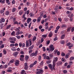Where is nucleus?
<instances>
[{
    "label": "nucleus",
    "mask_w": 74,
    "mask_h": 74,
    "mask_svg": "<svg viewBox=\"0 0 74 74\" xmlns=\"http://www.w3.org/2000/svg\"><path fill=\"white\" fill-rule=\"evenodd\" d=\"M27 64H28L27 62L25 63L24 64V66H25L24 69L25 70H27L28 69V67H29V66Z\"/></svg>",
    "instance_id": "1"
},
{
    "label": "nucleus",
    "mask_w": 74,
    "mask_h": 74,
    "mask_svg": "<svg viewBox=\"0 0 74 74\" xmlns=\"http://www.w3.org/2000/svg\"><path fill=\"white\" fill-rule=\"evenodd\" d=\"M55 65H56V61L55 60H53V70H55Z\"/></svg>",
    "instance_id": "2"
},
{
    "label": "nucleus",
    "mask_w": 74,
    "mask_h": 74,
    "mask_svg": "<svg viewBox=\"0 0 74 74\" xmlns=\"http://www.w3.org/2000/svg\"><path fill=\"white\" fill-rule=\"evenodd\" d=\"M49 49L50 50L49 51H53V50L55 49L53 48V45H51L50 46Z\"/></svg>",
    "instance_id": "3"
},
{
    "label": "nucleus",
    "mask_w": 74,
    "mask_h": 74,
    "mask_svg": "<svg viewBox=\"0 0 74 74\" xmlns=\"http://www.w3.org/2000/svg\"><path fill=\"white\" fill-rule=\"evenodd\" d=\"M19 61L18 60H16L15 61V65H16V66H19Z\"/></svg>",
    "instance_id": "4"
},
{
    "label": "nucleus",
    "mask_w": 74,
    "mask_h": 74,
    "mask_svg": "<svg viewBox=\"0 0 74 74\" xmlns=\"http://www.w3.org/2000/svg\"><path fill=\"white\" fill-rule=\"evenodd\" d=\"M5 22V19L4 18H1V19L0 20V23H2L3 22Z\"/></svg>",
    "instance_id": "5"
},
{
    "label": "nucleus",
    "mask_w": 74,
    "mask_h": 74,
    "mask_svg": "<svg viewBox=\"0 0 74 74\" xmlns=\"http://www.w3.org/2000/svg\"><path fill=\"white\" fill-rule=\"evenodd\" d=\"M10 40H12V41H16V38L14 37H10L9 38Z\"/></svg>",
    "instance_id": "6"
},
{
    "label": "nucleus",
    "mask_w": 74,
    "mask_h": 74,
    "mask_svg": "<svg viewBox=\"0 0 74 74\" xmlns=\"http://www.w3.org/2000/svg\"><path fill=\"white\" fill-rule=\"evenodd\" d=\"M56 64L57 65V66H59V65L62 64V62L61 61H59L58 62L56 63Z\"/></svg>",
    "instance_id": "7"
},
{
    "label": "nucleus",
    "mask_w": 74,
    "mask_h": 74,
    "mask_svg": "<svg viewBox=\"0 0 74 74\" xmlns=\"http://www.w3.org/2000/svg\"><path fill=\"white\" fill-rule=\"evenodd\" d=\"M49 57L51 59H52L53 57V54L51 53H49Z\"/></svg>",
    "instance_id": "8"
},
{
    "label": "nucleus",
    "mask_w": 74,
    "mask_h": 74,
    "mask_svg": "<svg viewBox=\"0 0 74 74\" xmlns=\"http://www.w3.org/2000/svg\"><path fill=\"white\" fill-rule=\"evenodd\" d=\"M32 21V18H28L27 20V22L28 24L30 23V22Z\"/></svg>",
    "instance_id": "9"
},
{
    "label": "nucleus",
    "mask_w": 74,
    "mask_h": 74,
    "mask_svg": "<svg viewBox=\"0 0 74 74\" xmlns=\"http://www.w3.org/2000/svg\"><path fill=\"white\" fill-rule=\"evenodd\" d=\"M48 66L50 69L51 70H53V68L52 67V64H50L48 65Z\"/></svg>",
    "instance_id": "10"
},
{
    "label": "nucleus",
    "mask_w": 74,
    "mask_h": 74,
    "mask_svg": "<svg viewBox=\"0 0 74 74\" xmlns=\"http://www.w3.org/2000/svg\"><path fill=\"white\" fill-rule=\"evenodd\" d=\"M19 53L18 51H16L14 53V55L15 57H17V55Z\"/></svg>",
    "instance_id": "11"
},
{
    "label": "nucleus",
    "mask_w": 74,
    "mask_h": 74,
    "mask_svg": "<svg viewBox=\"0 0 74 74\" xmlns=\"http://www.w3.org/2000/svg\"><path fill=\"white\" fill-rule=\"evenodd\" d=\"M26 47H29V41L28 40H27L26 41Z\"/></svg>",
    "instance_id": "12"
},
{
    "label": "nucleus",
    "mask_w": 74,
    "mask_h": 74,
    "mask_svg": "<svg viewBox=\"0 0 74 74\" xmlns=\"http://www.w3.org/2000/svg\"><path fill=\"white\" fill-rule=\"evenodd\" d=\"M29 57L28 56H26L25 57V60H26V62H27L28 60L29 59Z\"/></svg>",
    "instance_id": "13"
},
{
    "label": "nucleus",
    "mask_w": 74,
    "mask_h": 74,
    "mask_svg": "<svg viewBox=\"0 0 74 74\" xmlns=\"http://www.w3.org/2000/svg\"><path fill=\"white\" fill-rule=\"evenodd\" d=\"M11 50L13 51H16V47H13L11 48Z\"/></svg>",
    "instance_id": "14"
},
{
    "label": "nucleus",
    "mask_w": 74,
    "mask_h": 74,
    "mask_svg": "<svg viewBox=\"0 0 74 74\" xmlns=\"http://www.w3.org/2000/svg\"><path fill=\"white\" fill-rule=\"evenodd\" d=\"M41 17H39L37 19V22L38 23L40 22V21H41Z\"/></svg>",
    "instance_id": "15"
},
{
    "label": "nucleus",
    "mask_w": 74,
    "mask_h": 74,
    "mask_svg": "<svg viewBox=\"0 0 74 74\" xmlns=\"http://www.w3.org/2000/svg\"><path fill=\"white\" fill-rule=\"evenodd\" d=\"M23 13V11L21 10L19 11V14L20 15H22Z\"/></svg>",
    "instance_id": "16"
},
{
    "label": "nucleus",
    "mask_w": 74,
    "mask_h": 74,
    "mask_svg": "<svg viewBox=\"0 0 74 74\" xmlns=\"http://www.w3.org/2000/svg\"><path fill=\"white\" fill-rule=\"evenodd\" d=\"M65 34H63L61 37V40L64 39V38L65 37Z\"/></svg>",
    "instance_id": "17"
},
{
    "label": "nucleus",
    "mask_w": 74,
    "mask_h": 74,
    "mask_svg": "<svg viewBox=\"0 0 74 74\" xmlns=\"http://www.w3.org/2000/svg\"><path fill=\"white\" fill-rule=\"evenodd\" d=\"M14 62H15V60H14V59H12L9 62V63L10 64H11V63H14Z\"/></svg>",
    "instance_id": "18"
},
{
    "label": "nucleus",
    "mask_w": 74,
    "mask_h": 74,
    "mask_svg": "<svg viewBox=\"0 0 74 74\" xmlns=\"http://www.w3.org/2000/svg\"><path fill=\"white\" fill-rule=\"evenodd\" d=\"M19 29H21V28H20V27H18L17 28H16L15 29V30L16 31V32H19L20 31V30H19Z\"/></svg>",
    "instance_id": "19"
},
{
    "label": "nucleus",
    "mask_w": 74,
    "mask_h": 74,
    "mask_svg": "<svg viewBox=\"0 0 74 74\" xmlns=\"http://www.w3.org/2000/svg\"><path fill=\"white\" fill-rule=\"evenodd\" d=\"M72 27H68L67 29V32H70V30H71V29Z\"/></svg>",
    "instance_id": "20"
},
{
    "label": "nucleus",
    "mask_w": 74,
    "mask_h": 74,
    "mask_svg": "<svg viewBox=\"0 0 74 74\" xmlns=\"http://www.w3.org/2000/svg\"><path fill=\"white\" fill-rule=\"evenodd\" d=\"M11 27V25H9L6 28V30H8V29H10V28Z\"/></svg>",
    "instance_id": "21"
},
{
    "label": "nucleus",
    "mask_w": 74,
    "mask_h": 74,
    "mask_svg": "<svg viewBox=\"0 0 74 74\" xmlns=\"http://www.w3.org/2000/svg\"><path fill=\"white\" fill-rule=\"evenodd\" d=\"M10 0H6V3H8V5H10V1H9Z\"/></svg>",
    "instance_id": "22"
},
{
    "label": "nucleus",
    "mask_w": 74,
    "mask_h": 74,
    "mask_svg": "<svg viewBox=\"0 0 74 74\" xmlns=\"http://www.w3.org/2000/svg\"><path fill=\"white\" fill-rule=\"evenodd\" d=\"M33 48H34V45H32L31 47H29L28 49H29V50H30V49H33Z\"/></svg>",
    "instance_id": "23"
},
{
    "label": "nucleus",
    "mask_w": 74,
    "mask_h": 74,
    "mask_svg": "<svg viewBox=\"0 0 74 74\" xmlns=\"http://www.w3.org/2000/svg\"><path fill=\"white\" fill-rule=\"evenodd\" d=\"M39 71H40V74H42L44 72V71L42 70V69H39Z\"/></svg>",
    "instance_id": "24"
},
{
    "label": "nucleus",
    "mask_w": 74,
    "mask_h": 74,
    "mask_svg": "<svg viewBox=\"0 0 74 74\" xmlns=\"http://www.w3.org/2000/svg\"><path fill=\"white\" fill-rule=\"evenodd\" d=\"M43 56H44V59H45L47 58V56L45 55V54H43Z\"/></svg>",
    "instance_id": "25"
},
{
    "label": "nucleus",
    "mask_w": 74,
    "mask_h": 74,
    "mask_svg": "<svg viewBox=\"0 0 74 74\" xmlns=\"http://www.w3.org/2000/svg\"><path fill=\"white\" fill-rule=\"evenodd\" d=\"M14 25H19V23L17 21H15L14 22Z\"/></svg>",
    "instance_id": "26"
},
{
    "label": "nucleus",
    "mask_w": 74,
    "mask_h": 74,
    "mask_svg": "<svg viewBox=\"0 0 74 74\" xmlns=\"http://www.w3.org/2000/svg\"><path fill=\"white\" fill-rule=\"evenodd\" d=\"M61 27H64L65 28V27H67V25L65 24H63L62 25Z\"/></svg>",
    "instance_id": "27"
},
{
    "label": "nucleus",
    "mask_w": 74,
    "mask_h": 74,
    "mask_svg": "<svg viewBox=\"0 0 74 74\" xmlns=\"http://www.w3.org/2000/svg\"><path fill=\"white\" fill-rule=\"evenodd\" d=\"M35 56H36L37 55V54L38 53V51L36 50L35 51V53H34Z\"/></svg>",
    "instance_id": "28"
},
{
    "label": "nucleus",
    "mask_w": 74,
    "mask_h": 74,
    "mask_svg": "<svg viewBox=\"0 0 74 74\" xmlns=\"http://www.w3.org/2000/svg\"><path fill=\"white\" fill-rule=\"evenodd\" d=\"M34 56H35V54L34 53H33L30 55V56H31V57H32Z\"/></svg>",
    "instance_id": "29"
},
{
    "label": "nucleus",
    "mask_w": 74,
    "mask_h": 74,
    "mask_svg": "<svg viewBox=\"0 0 74 74\" xmlns=\"http://www.w3.org/2000/svg\"><path fill=\"white\" fill-rule=\"evenodd\" d=\"M53 34H52V33H51L49 34V37H51L52 36Z\"/></svg>",
    "instance_id": "30"
},
{
    "label": "nucleus",
    "mask_w": 74,
    "mask_h": 74,
    "mask_svg": "<svg viewBox=\"0 0 74 74\" xmlns=\"http://www.w3.org/2000/svg\"><path fill=\"white\" fill-rule=\"evenodd\" d=\"M42 36L44 38H46L47 37V34L45 35H43Z\"/></svg>",
    "instance_id": "31"
},
{
    "label": "nucleus",
    "mask_w": 74,
    "mask_h": 74,
    "mask_svg": "<svg viewBox=\"0 0 74 74\" xmlns=\"http://www.w3.org/2000/svg\"><path fill=\"white\" fill-rule=\"evenodd\" d=\"M25 72V70H23L21 71V74H24Z\"/></svg>",
    "instance_id": "32"
},
{
    "label": "nucleus",
    "mask_w": 74,
    "mask_h": 74,
    "mask_svg": "<svg viewBox=\"0 0 74 74\" xmlns=\"http://www.w3.org/2000/svg\"><path fill=\"white\" fill-rule=\"evenodd\" d=\"M74 57H71L70 58V60H71V61H72V60H74Z\"/></svg>",
    "instance_id": "33"
},
{
    "label": "nucleus",
    "mask_w": 74,
    "mask_h": 74,
    "mask_svg": "<svg viewBox=\"0 0 74 74\" xmlns=\"http://www.w3.org/2000/svg\"><path fill=\"white\" fill-rule=\"evenodd\" d=\"M61 61H62V62H66V60L64 59L63 58H62L61 59Z\"/></svg>",
    "instance_id": "34"
},
{
    "label": "nucleus",
    "mask_w": 74,
    "mask_h": 74,
    "mask_svg": "<svg viewBox=\"0 0 74 74\" xmlns=\"http://www.w3.org/2000/svg\"><path fill=\"white\" fill-rule=\"evenodd\" d=\"M11 34L12 36H15V32L13 31L11 33Z\"/></svg>",
    "instance_id": "35"
},
{
    "label": "nucleus",
    "mask_w": 74,
    "mask_h": 74,
    "mask_svg": "<svg viewBox=\"0 0 74 74\" xmlns=\"http://www.w3.org/2000/svg\"><path fill=\"white\" fill-rule=\"evenodd\" d=\"M51 63V60H48L46 61L47 64H49Z\"/></svg>",
    "instance_id": "36"
},
{
    "label": "nucleus",
    "mask_w": 74,
    "mask_h": 74,
    "mask_svg": "<svg viewBox=\"0 0 74 74\" xmlns=\"http://www.w3.org/2000/svg\"><path fill=\"white\" fill-rule=\"evenodd\" d=\"M9 14H10V12H9L8 11H7L5 13V14L6 15H9Z\"/></svg>",
    "instance_id": "37"
},
{
    "label": "nucleus",
    "mask_w": 74,
    "mask_h": 74,
    "mask_svg": "<svg viewBox=\"0 0 74 74\" xmlns=\"http://www.w3.org/2000/svg\"><path fill=\"white\" fill-rule=\"evenodd\" d=\"M3 52L4 54L5 55L6 54V53H7V51H6V50L5 49H4L3 51Z\"/></svg>",
    "instance_id": "38"
},
{
    "label": "nucleus",
    "mask_w": 74,
    "mask_h": 74,
    "mask_svg": "<svg viewBox=\"0 0 74 74\" xmlns=\"http://www.w3.org/2000/svg\"><path fill=\"white\" fill-rule=\"evenodd\" d=\"M43 18H47V15L46 14H45L43 16Z\"/></svg>",
    "instance_id": "39"
},
{
    "label": "nucleus",
    "mask_w": 74,
    "mask_h": 74,
    "mask_svg": "<svg viewBox=\"0 0 74 74\" xmlns=\"http://www.w3.org/2000/svg\"><path fill=\"white\" fill-rule=\"evenodd\" d=\"M37 38H36V36H34V38H33V41H35L36 40Z\"/></svg>",
    "instance_id": "40"
},
{
    "label": "nucleus",
    "mask_w": 74,
    "mask_h": 74,
    "mask_svg": "<svg viewBox=\"0 0 74 74\" xmlns=\"http://www.w3.org/2000/svg\"><path fill=\"white\" fill-rule=\"evenodd\" d=\"M69 21L70 22H72L73 21V18L72 17H70L69 19Z\"/></svg>",
    "instance_id": "41"
},
{
    "label": "nucleus",
    "mask_w": 74,
    "mask_h": 74,
    "mask_svg": "<svg viewBox=\"0 0 74 74\" xmlns=\"http://www.w3.org/2000/svg\"><path fill=\"white\" fill-rule=\"evenodd\" d=\"M15 11H16V8H14L12 9V12H15Z\"/></svg>",
    "instance_id": "42"
},
{
    "label": "nucleus",
    "mask_w": 74,
    "mask_h": 74,
    "mask_svg": "<svg viewBox=\"0 0 74 74\" xmlns=\"http://www.w3.org/2000/svg\"><path fill=\"white\" fill-rule=\"evenodd\" d=\"M34 65L33 64H31L30 65L29 67H30V68H32V67H33L34 66Z\"/></svg>",
    "instance_id": "43"
},
{
    "label": "nucleus",
    "mask_w": 74,
    "mask_h": 74,
    "mask_svg": "<svg viewBox=\"0 0 74 74\" xmlns=\"http://www.w3.org/2000/svg\"><path fill=\"white\" fill-rule=\"evenodd\" d=\"M42 49L43 50V51H44V52H45L46 51V49H45V47H42Z\"/></svg>",
    "instance_id": "44"
},
{
    "label": "nucleus",
    "mask_w": 74,
    "mask_h": 74,
    "mask_svg": "<svg viewBox=\"0 0 74 74\" xmlns=\"http://www.w3.org/2000/svg\"><path fill=\"white\" fill-rule=\"evenodd\" d=\"M73 47V45H71L70 46H69V49H71V47Z\"/></svg>",
    "instance_id": "45"
},
{
    "label": "nucleus",
    "mask_w": 74,
    "mask_h": 74,
    "mask_svg": "<svg viewBox=\"0 0 74 74\" xmlns=\"http://www.w3.org/2000/svg\"><path fill=\"white\" fill-rule=\"evenodd\" d=\"M29 15H30V16H34V14L32 13H30Z\"/></svg>",
    "instance_id": "46"
},
{
    "label": "nucleus",
    "mask_w": 74,
    "mask_h": 74,
    "mask_svg": "<svg viewBox=\"0 0 74 74\" xmlns=\"http://www.w3.org/2000/svg\"><path fill=\"white\" fill-rule=\"evenodd\" d=\"M38 60L39 61H40L41 59V56H39L38 58Z\"/></svg>",
    "instance_id": "47"
},
{
    "label": "nucleus",
    "mask_w": 74,
    "mask_h": 74,
    "mask_svg": "<svg viewBox=\"0 0 74 74\" xmlns=\"http://www.w3.org/2000/svg\"><path fill=\"white\" fill-rule=\"evenodd\" d=\"M65 58L66 59H68V58H69V55L67 54H66L65 55Z\"/></svg>",
    "instance_id": "48"
},
{
    "label": "nucleus",
    "mask_w": 74,
    "mask_h": 74,
    "mask_svg": "<svg viewBox=\"0 0 74 74\" xmlns=\"http://www.w3.org/2000/svg\"><path fill=\"white\" fill-rule=\"evenodd\" d=\"M74 31V27H72L71 29V32H73Z\"/></svg>",
    "instance_id": "49"
},
{
    "label": "nucleus",
    "mask_w": 74,
    "mask_h": 74,
    "mask_svg": "<svg viewBox=\"0 0 74 74\" xmlns=\"http://www.w3.org/2000/svg\"><path fill=\"white\" fill-rule=\"evenodd\" d=\"M58 8L56 7L55 8V10L56 11H58Z\"/></svg>",
    "instance_id": "50"
},
{
    "label": "nucleus",
    "mask_w": 74,
    "mask_h": 74,
    "mask_svg": "<svg viewBox=\"0 0 74 74\" xmlns=\"http://www.w3.org/2000/svg\"><path fill=\"white\" fill-rule=\"evenodd\" d=\"M71 45V43H70V42L66 44V46H67L68 47L69 46V45Z\"/></svg>",
    "instance_id": "51"
},
{
    "label": "nucleus",
    "mask_w": 74,
    "mask_h": 74,
    "mask_svg": "<svg viewBox=\"0 0 74 74\" xmlns=\"http://www.w3.org/2000/svg\"><path fill=\"white\" fill-rule=\"evenodd\" d=\"M60 29V26H58L56 27V30H58L59 29Z\"/></svg>",
    "instance_id": "52"
},
{
    "label": "nucleus",
    "mask_w": 74,
    "mask_h": 74,
    "mask_svg": "<svg viewBox=\"0 0 74 74\" xmlns=\"http://www.w3.org/2000/svg\"><path fill=\"white\" fill-rule=\"evenodd\" d=\"M22 42H20L19 43V45L20 47H22Z\"/></svg>",
    "instance_id": "53"
},
{
    "label": "nucleus",
    "mask_w": 74,
    "mask_h": 74,
    "mask_svg": "<svg viewBox=\"0 0 74 74\" xmlns=\"http://www.w3.org/2000/svg\"><path fill=\"white\" fill-rule=\"evenodd\" d=\"M46 59H47V60H50L51 59V58H50V57H49V56H47V58Z\"/></svg>",
    "instance_id": "54"
},
{
    "label": "nucleus",
    "mask_w": 74,
    "mask_h": 74,
    "mask_svg": "<svg viewBox=\"0 0 74 74\" xmlns=\"http://www.w3.org/2000/svg\"><path fill=\"white\" fill-rule=\"evenodd\" d=\"M74 10V8L72 7L69 9V10L70 11H73Z\"/></svg>",
    "instance_id": "55"
},
{
    "label": "nucleus",
    "mask_w": 74,
    "mask_h": 74,
    "mask_svg": "<svg viewBox=\"0 0 74 74\" xmlns=\"http://www.w3.org/2000/svg\"><path fill=\"white\" fill-rule=\"evenodd\" d=\"M22 47H25V44L24 43H23L22 44V45L21 46Z\"/></svg>",
    "instance_id": "56"
},
{
    "label": "nucleus",
    "mask_w": 74,
    "mask_h": 74,
    "mask_svg": "<svg viewBox=\"0 0 74 74\" xmlns=\"http://www.w3.org/2000/svg\"><path fill=\"white\" fill-rule=\"evenodd\" d=\"M5 0H3V1H2V2L1 3H2V4H4L5 3Z\"/></svg>",
    "instance_id": "57"
},
{
    "label": "nucleus",
    "mask_w": 74,
    "mask_h": 74,
    "mask_svg": "<svg viewBox=\"0 0 74 74\" xmlns=\"http://www.w3.org/2000/svg\"><path fill=\"white\" fill-rule=\"evenodd\" d=\"M61 55L62 56H65V53H62L61 54Z\"/></svg>",
    "instance_id": "58"
},
{
    "label": "nucleus",
    "mask_w": 74,
    "mask_h": 74,
    "mask_svg": "<svg viewBox=\"0 0 74 74\" xmlns=\"http://www.w3.org/2000/svg\"><path fill=\"white\" fill-rule=\"evenodd\" d=\"M61 44H64V41L62 40L61 42Z\"/></svg>",
    "instance_id": "59"
},
{
    "label": "nucleus",
    "mask_w": 74,
    "mask_h": 74,
    "mask_svg": "<svg viewBox=\"0 0 74 74\" xmlns=\"http://www.w3.org/2000/svg\"><path fill=\"white\" fill-rule=\"evenodd\" d=\"M16 38H18V39H20V38H21V36H16Z\"/></svg>",
    "instance_id": "60"
},
{
    "label": "nucleus",
    "mask_w": 74,
    "mask_h": 74,
    "mask_svg": "<svg viewBox=\"0 0 74 74\" xmlns=\"http://www.w3.org/2000/svg\"><path fill=\"white\" fill-rule=\"evenodd\" d=\"M67 72V71L66 70H64L63 71V73H64V74H66V73Z\"/></svg>",
    "instance_id": "61"
},
{
    "label": "nucleus",
    "mask_w": 74,
    "mask_h": 74,
    "mask_svg": "<svg viewBox=\"0 0 74 74\" xmlns=\"http://www.w3.org/2000/svg\"><path fill=\"white\" fill-rule=\"evenodd\" d=\"M5 73V71H3L1 72V74H4Z\"/></svg>",
    "instance_id": "62"
},
{
    "label": "nucleus",
    "mask_w": 74,
    "mask_h": 74,
    "mask_svg": "<svg viewBox=\"0 0 74 74\" xmlns=\"http://www.w3.org/2000/svg\"><path fill=\"white\" fill-rule=\"evenodd\" d=\"M32 21L34 23H35V22H36V21H37V19H34V20H33Z\"/></svg>",
    "instance_id": "63"
},
{
    "label": "nucleus",
    "mask_w": 74,
    "mask_h": 74,
    "mask_svg": "<svg viewBox=\"0 0 74 74\" xmlns=\"http://www.w3.org/2000/svg\"><path fill=\"white\" fill-rule=\"evenodd\" d=\"M20 60L21 61H23V58L21 57L20 58Z\"/></svg>",
    "instance_id": "64"
}]
</instances>
